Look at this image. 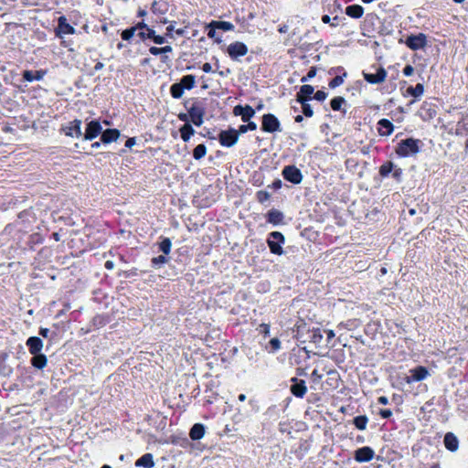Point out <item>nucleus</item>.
<instances>
[{
  "label": "nucleus",
  "mask_w": 468,
  "mask_h": 468,
  "mask_svg": "<svg viewBox=\"0 0 468 468\" xmlns=\"http://www.w3.org/2000/svg\"><path fill=\"white\" fill-rule=\"evenodd\" d=\"M208 27H217L218 29L224 30V31H229L234 28L233 24L227 21H212Z\"/></svg>",
  "instance_id": "a878e982"
},
{
  "label": "nucleus",
  "mask_w": 468,
  "mask_h": 468,
  "mask_svg": "<svg viewBox=\"0 0 468 468\" xmlns=\"http://www.w3.org/2000/svg\"><path fill=\"white\" fill-rule=\"evenodd\" d=\"M393 164L391 162L386 163L381 165L379 173L382 176H387L392 171Z\"/></svg>",
  "instance_id": "58836bf2"
},
{
  "label": "nucleus",
  "mask_w": 468,
  "mask_h": 468,
  "mask_svg": "<svg viewBox=\"0 0 468 468\" xmlns=\"http://www.w3.org/2000/svg\"><path fill=\"white\" fill-rule=\"evenodd\" d=\"M149 31V38H152L155 44L161 45L165 42V38L161 36L155 35V32L153 29H148Z\"/></svg>",
  "instance_id": "ea45409f"
},
{
  "label": "nucleus",
  "mask_w": 468,
  "mask_h": 468,
  "mask_svg": "<svg viewBox=\"0 0 468 468\" xmlns=\"http://www.w3.org/2000/svg\"><path fill=\"white\" fill-rule=\"evenodd\" d=\"M270 345L271 346L273 350H278L281 347V343L278 338H272L270 341Z\"/></svg>",
  "instance_id": "49530a36"
},
{
  "label": "nucleus",
  "mask_w": 468,
  "mask_h": 468,
  "mask_svg": "<svg viewBox=\"0 0 468 468\" xmlns=\"http://www.w3.org/2000/svg\"><path fill=\"white\" fill-rule=\"evenodd\" d=\"M101 125L98 121H91L87 124L84 139L91 141L101 133Z\"/></svg>",
  "instance_id": "9d476101"
},
{
  "label": "nucleus",
  "mask_w": 468,
  "mask_h": 468,
  "mask_svg": "<svg viewBox=\"0 0 468 468\" xmlns=\"http://www.w3.org/2000/svg\"><path fill=\"white\" fill-rule=\"evenodd\" d=\"M419 141L413 138H409L401 141L396 150V153L400 156H408L419 152Z\"/></svg>",
  "instance_id": "f257e3e1"
},
{
  "label": "nucleus",
  "mask_w": 468,
  "mask_h": 468,
  "mask_svg": "<svg viewBox=\"0 0 468 468\" xmlns=\"http://www.w3.org/2000/svg\"><path fill=\"white\" fill-rule=\"evenodd\" d=\"M444 445L449 451L454 452L458 449V439L453 433L448 432L444 436Z\"/></svg>",
  "instance_id": "f3484780"
},
{
  "label": "nucleus",
  "mask_w": 468,
  "mask_h": 468,
  "mask_svg": "<svg viewBox=\"0 0 468 468\" xmlns=\"http://www.w3.org/2000/svg\"><path fill=\"white\" fill-rule=\"evenodd\" d=\"M327 97V94L323 90H318L314 94V99L317 101H324Z\"/></svg>",
  "instance_id": "a18cd8bd"
},
{
  "label": "nucleus",
  "mask_w": 468,
  "mask_h": 468,
  "mask_svg": "<svg viewBox=\"0 0 468 468\" xmlns=\"http://www.w3.org/2000/svg\"><path fill=\"white\" fill-rule=\"evenodd\" d=\"M149 51L151 54H153L154 56L162 54L161 48L152 47V48H150Z\"/></svg>",
  "instance_id": "8fccbe9b"
},
{
  "label": "nucleus",
  "mask_w": 468,
  "mask_h": 468,
  "mask_svg": "<svg viewBox=\"0 0 468 468\" xmlns=\"http://www.w3.org/2000/svg\"><path fill=\"white\" fill-rule=\"evenodd\" d=\"M63 130L67 136L79 138L82 135L81 121L74 120L70 122L67 126H65Z\"/></svg>",
  "instance_id": "f8f14e48"
},
{
  "label": "nucleus",
  "mask_w": 468,
  "mask_h": 468,
  "mask_svg": "<svg viewBox=\"0 0 468 468\" xmlns=\"http://www.w3.org/2000/svg\"><path fill=\"white\" fill-rule=\"evenodd\" d=\"M313 92L314 88L311 85H303L300 89V91L297 93V101L299 102L306 101V98L309 97Z\"/></svg>",
  "instance_id": "b1692460"
},
{
  "label": "nucleus",
  "mask_w": 468,
  "mask_h": 468,
  "mask_svg": "<svg viewBox=\"0 0 468 468\" xmlns=\"http://www.w3.org/2000/svg\"><path fill=\"white\" fill-rule=\"evenodd\" d=\"M120 136V132L117 129H108L101 134V141L105 144L115 142Z\"/></svg>",
  "instance_id": "a211bd4d"
},
{
  "label": "nucleus",
  "mask_w": 468,
  "mask_h": 468,
  "mask_svg": "<svg viewBox=\"0 0 468 468\" xmlns=\"http://www.w3.org/2000/svg\"><path fill=\"white\" fill-rule=\"evenodd\" d=\"M282 174L286 180L294 184L300 183L303 178L300 170L294 166H286Z\"/></svg>",
  "instance_id": "ddd939ff"
},
{
  "label": "nucleus",
  "mask_w": 468,
  "mask_h": 468,
  "mask_svg": "<svg viewBox=\"0 0 468 468\" xmlns=\"http://www.w3.org/2000/svg\"><path fill=\"white\" fill-rule=\"evenodd\" d=\"M104 67L103 63L102 62H98L95 67H94V69L95 70H101L102 68Z\"/></svg>",
  "instance_id": "e2e57ef3"
},
{
  "label": "nucleus",
  "mask_w": 468,
  "mask_h": 468,
  "mask_svg": "<svg viewBox=\"0 0 468 468\" xmlns=\"http://www.w3.org/2000/svg\"><path fill=\"white\" fill-rule=\"evenodd\" d=\"M227 52L231 58L236 59L245 56L248 53V48L244 43L236 41L229 45Z\"/></svg>",
  "instance_id": "423d86ee"
},
{
  "label": "nucleus",
  "mask_w": 468,
  "mask_h": 468,
  "mask_svg": "<svg viewBox=\"0 0 468 468\" xmlns=\"http://www.w3.org/2000/svg\"><path fill=\"white\" fill-rule=\"evenodd\" d=\"M261 129L266 133L282 131L280 121L271 113H267L262 116Z\"/></svg>",
  "instance_id": "7ed1b4c3"
},
{
  "label": "nucleus",
  "mask_w": 468,
  "mask_h": 468,
  "mask_svg": "<svg viewBox=\"0 0 468 468\" xmlns=\"http://www.w3.org/2000/svg\"><path fill=\"white\" fill-rule=\"evenodd\" d=\"M314 75H315V69H310V71L307 73V77L308 78H313V77H314Z\"/></svg>",
  "instance_id": "0e129e2a"
},
{
  "label": "nucleus",
  "mask_w": 468,
  "mask_h": 468,
  "mask_svg": "<svg viewBox=\"0 0 468 468\" xmlns=\"http://www.w3.org/2000/svg\"><path fill=\"white\" fill-rule=\"evenodd\" d=\"M303 106V112L307 117H312L314 114V112L310 106V104L306 103V101H303V102H300Z\"/></svg>",
  "instance_id": "a19ab883"
},
{
  "label": "nucleus",
  "mask_w": 468,
  "mask_h": 468,
  "mask_svg": "<svg viewBox=\"0 0 468 468\" xmlns=\"http://www.w3.org/2000/svg\"><path fill=\"white\" fill-rule=\"evenodd\" d=\"M149 28H146V33L145 32H140L139 35L142 38H145V37H148L149 38V31H148Z\"/></svg>",
  "instance_id": "680f3d73"
},
{
  "label": "nucleus",
  "mask_w": 468,
  "mask_h": 468,
  "mask_svg": "<svg viewBox=\"0 0 468 468\" xmlns=\"http://www.w3.org/2000/svg\"><path fill=\"white\" fill-rule=\"evenodd\" d=\"M283 215L282 212L272 209L268 212V221L274 225L279 224L282 220Z\"/></svg>",
  "instance_id": "cd10ccee"
},
{
  "label": "nucleus",
  "mask_w": 468,
  "mask_h": 468,
  "mask_svg": "<svg viewBox=\"0 0 468 468\" xmlns=\"http://www.w3.org/2000/svg\"><path fill=\"white\" fill-rule=\"evenodd\" d=\"M374 457V451L367 446L359 448L355 452V459L356 462L364 463L372 460Z\"/></svg>",
  "instance_id": "4468645a"
},
{
  "label": "nucleus",
  "mask_w": 468,
  "mask_h": 468,
  "mask_svg": "<svg viewBox=\"0 0 468 468\" xmlns=\"http://www.w3.org/2000/svg\"><path fill=\"white\" fill-rule=\"evenodd\" d=\"M292 381L293 384L291 386V392L298 398H303L307 392V388L303 380H298L296 378H292Z\"/></svg>",
  "instance_id": "2eb2a0df"
},
{
  "label": "nucleus",
  "mask_w": 468,
  "mask_h": 468,
  "mask_svg": "<svg viewBox=\"0 0 468 468\" xmlns=\"http://www.w3.org/2000/svg\"><path fill=\"white\" fill-rule=\"evenodd\" d=\"M207 147L205 144H198L193 151V156L195 159L199 160L206 155Z\"/></svg>",
  "instance_id": "473e14b6"
},
{
  "label": "nucleus",
  "mask_w": 468,
  "mask_h": 468,
  "mask_svg": "<svg viewBox=\"0 0 468 468\" xmlns=\"http://www.w3.org/2000/svg\"><path fill=\"white\" fill-rule=\"evenodd\" d=\"M138 467L152 468L154 465V457L151 453H145L135 462Z\"/></svg>",
  "instance_id": "6ab92c4d"
},
{
  "label": "nucleus",
  "mask_w": 468,
  "mask_h": 468,
  "mask_svg": "<svg viewBox=\"0 0 468 468\" xmlns=\"http://www.w3.org/2000/svg\"><path fill=\"white\" fill-rule=\"evenodd\" d=\"M171 247L172 243L168 238L164 239L159 244V249L165 255H167L170 252Z\"/></svg>",
  "instance_id": "f704fd0d"
},
{
  "label": "nucleus",
  "mask_w": 468,
  "mask_h": 468,
  "mask_svg": "<svg viewBox=\"0 0 468 468\" xmlns=\"http://www.w3.org/2000/svg\"><path fill=\"white\" fill-rule=\"evenodd\" d=\"M345 100L343 97H335L331 101V107L334 111L340 110L342 104L344 103Z\"/></svg>",
  "instance_id": "4c0bfd02"
},
{
  "label": "nucleus",
  "mask_w": 468,
  "mask_h": 468,
  "mask_svg": "<svg viewBox=\"0 0 468 468\" xmlns=\"http://www.w3.org/2000/svg\"><path fill=\"white\" fill-rule=\"evenodd\" d=\"M379 414L383 417V418H388L391 416V410H381L379 411Z\"/></svg>",
  "instance_id": "3c124183"
},
{
  "label": "nucleus",
  "mask_w": 468,
  "mask_h": 468,
  "mask_svg": "<svg viewBox=\"0 0 468 468\" xmlns=\"http://www.w3.org/2000/svg\"><path fill=\"white\" fill-rule=\"evenodd\" d=\"M322 338H323V335H322L320 330L319 329L314 330L313 333V341L314 343H318L322 340Z\"/></svg>",
  "instance_id": "c03bdc74"
},
{
  "label": "nucleus",
  "mask_w": 468,
  "mask_h": 468,
  "mask_svg": "<svg viewBox=\"0 0 468 468\" xmlns=\"http://www.w3.org/2000/svg\"><path fill=\"white\" fill-rule=\"evenodd\" d=\"M194 133H195V130L192 128V126L189 123H185L180 128L181 138L185 142H187L190 139L191 135H193Z\"/></svg>",
  "instance_id": "bb28decb"
},
{
  "label": "nucleus",
  "mask_w": 468,
  "mask_h": 468,
  "mask_svg": "<svg viewBox=\"0 0 468 468\" xmlns=\"http://www.w3.org/2000/svg\"><path fill=\"white\" fill-rule=\"evenodd\" d=\"M406 45L412 50L423 48L427 45V37L423 33L410 35L405 41Z\"/></svg>",
  "instance_id": "39448f33"
},
{
  "label": "nucleus",
  "mask_w": 468,
  "mask_h": 468,
  "mask_svg": "<svg viewBox=\"0 0 468 468\" xmlns=\"http://www.w3.org/2000/svg\"><path fill=\"white\" fill-rule=\"evenodd\" d=\"M179 83L183 86V88L190 90L195 86L196 80L193 75H186L181 79Z\"/></svg>",
  "instance_id": "7c9ffc66"
},
{
  "label": "nucleus",
  "mask_w": 468,
  "mask_h": 468,
  "mask_svg": "<svg viewBox=\"0 0 468 468\" xmlns=\"http://www.w3.org/2000/svg\"><path fill=\"white\" fill-rule=\"evenodd\" d=\"M346 14L354 18H359L364 14V8L359 5H352L346 8Z\"/></svg>",
  "instance_id": "412c9836"
},
{
  "label": "nucleus",
  "mask_w": 468,
  "mask_h": 468,
  "mask_svg": "<svg viewBox=\"0 0 468 468\" xmlns=\"http://www.w3.org/2000/svg\"><path fill=\"white\" fill-rule=\"evenodd\" d=\"M233 113L236 116H240L244 122H248L251 117L254 116L255 111L250 106L237 105L233 109Z\"/></svg>",
  "instance_id": "9b49d317"
},
{
  "label": "nucleus",
  "mask_w": 468,
  "mask_h": 468,
  "mask_svg": "<svg viewBox=\"0 0 468 468\" xmlns=\"http://www.w3.org/2000/svg\"><path fill=\"white\" fill-rule=\"evenodd\" d=\"M105 267H106L107 269H109V270H112V269H113L114 264H113V262H112V261H106V263H105Z\"/></svg>",
  "instance_id": "052dcab7"
},
{
  "label": "nucleus",
  "mask_w": 468,
  "mask_h": 468,
  "mask_svg": "<svg viewBox=\"0 0 468 468\" xmlns=\"http://www.w3.org/2000/svg\"><path fill=\"white\" fill-rule=\"evenodd\" d=\"M344 82L343 77L336 76L329 83L330 88H335L340 86Z\"/></svg>",
  "instance_id": "79ce46f5"
},
{
  "label": "nucleus",
  "mask_w": 468,
  "mask_h": 468,
  "mask_svg": "<svg viewBox=\"0 0 468 468\" xmlns=\"http://www.w3.org/2000/svg\"><path fill=\"white\" fill-rule=\"evenodd\" d=\"M45 72L42 70L31 71L25 70L23 72V78L27 81L40 80L44 77Z\"/></svg>",
  "instance_id": "4be33fe9"
},
{
  "label": "nucleus",
  "mask_w": 468,
  "mask_h": 468,
  "mask_svg": "<svg viewBox=\"0 0 468 468\" xmlns=\"http://www.w3.org/2000/svg\"><path fill=\"white\" fill-rule=\"evenodd\" d=\"M135 144V139L134 138H129L126 143H125V146L128 147V148H131L132 146H133Z\"/></svg>",
  "instance_id": "864d4df0"
},
{
  "label": "nucleus",
  "mask_w": 468,
  "mask_h": 468,
  "mask_svg": "<svg viewBox=\"0 0 468 468\" xmlns=\"http://www.w3.org/2000/svg\"><path fill=\"white\" fill-rule=\"evenodd\" d=\"M48 333H49V330L48 328H41L40 331H39V334L43 337H46V338L48 336Z\"/></svg>",
  "instance_id": "5fc2aeb1"
},
{
  "label": "nucleus",
  "mask_w": 468,
  "mask_h": 468,
  "mask_svg": "<svg viewBox=\"0 0 468 468\" xmlns=\"http://www.w3.org/2000/svg\"><path fill=\"white\" fill-rule=\"evenodd\" d=\"M205 434V429L202 424L197 423L195 424L189 432V436L192 440H199L201 439Z\"/></svg>",
  "instance_id": "5701e85b"
},
{
  "label": "nucleus",
  "mask_w": 468,
  "mask_h": 468,
  "mask_svg": "<svg viewBox=\"0 0 468 468\" xmlns=\"http://www.w3.org/2000/svg\"><path fill=\"white\" fill-rule=\"evenodd\" d=\"M178 117H179V119H180L181 121H186V120H187V115H186V114H185V113H181V114H179V116H178Z\"/></svg>",
  "instance_id": "774afa93"
},
{
  "label": "nucleus",
  "mask_w": 468,
  "mask_h": 468,
  "mask_svg": "<svg viewBox=\"0 0 468 468\" xmlns=\"http://www.w3.org/2000/svg\"><path fill=\"white\" fill-rule=\"evenodd\" d=\"M367 423L366 416H357L354 419V424L358 430H365Z\"/></svg>",
  "instance_id": "c9c22d12"
},
{
  "label": "nucleus",
  "mask_w": 468,
  "mask_h": 468,
  "mask_svg": "<svg viewBox=\"0 0 468 468\" xmlns=\"http://www.w3.org/2000/svg\"><path fill=\"white\" fill-rule=\"evenodd\" d=\"M58 27L64 34H74L75 28L66 22V18L61 16L58 19Z\"/></svg>",
  "instance_id": "c85d7f7f"
},
{
  "label": "nucleus",
  "mask_w": 468,
  "mask_h": 468,
  "mask_svg": "<svg viewBox=\"0 0 468 468\" xmlns=\"http://www.w3.org/2000/svg\"><path fill=\"white\" fill-rule=\"evenodd\" d=\"M161 50H162V53H168V52L172 51V47L165 46V47L161 48Z\"/></svg>",
  "instance_id": "bf43d9fd"
},
{
  "label": "nucleus",
  "mask_w": 468,
  "mask_h": 468,
  "mask_svg": "<svg viewBox=\"0 0 468 468\" xmlns=\"http://www.w3.org/2000/svg\"><path fill=\"white\" fill-rule=\"evenodd\" d=\"M260 330L261 333H263L265 335L270 334V326L267 324H261L260 325Z\"/></svg>",
  "instance_id": "09e8293b"
},
{
  "label": "nucleus",
  "mask_w": 468,
  "mask_h": 468,
  "mask_svg": "<svg viewBox=\"0 0 468 468\" xmlns=\"http://www.w3.org/2000/svg\"><path fill=\"white\" fill-rule=\"evenodd\" d=\"M410 377H407L405 378L407 383H411L412 381H421L425 379L429 375V371L425 367L419 366L410 370Z\"/></svg>",
  "instance_id": "6e6552de"
},
{
  "label": "nucleus",
  "mask_w": 468,
  "mask_h": 468,
  "mask_svg": "<svg viewBox=\"0 0 468 468\" xmlns=\"http://www.w3.org/2000/svg\"><path fill=\"white\" fill-rule=\"evenodd\" d=\"M363 77L371 84H379L386 80L387 71L384 68L378 67L376 73H367L363 71Z\"/></svg>",
  "instance_id": "0eeeda50"
},
{
  "label": "nucleus",
  "mask_w": 468,
  "mask_h": 468,
  "mask_svg": "<svg viewBox=\"0 0 468 468\" xmlns=\"http://www.w3.org/2000/svg\"><path fill=\"white\" fill-rule=\"evenodd\" d=\"M283 243L284 237L281 232L273 231L270 234L268 239V245L272 253L282 255L283 253L282 244Z\"/></svg>",
  "instance_id": "f03ea898"
},
{
  "label": "nucleus",
  "mask_w": 468,
  "mask_h": 468,
  "mask_svg": "<svg viewBox=\"0 0 468 468\" xmlns=\"http://www.w3.org/2000/svg\"><path fill=\"white\" fill-rule=\"evenodd\" d=\"M287 30H288V27L285 25L279 28L280 33H285V32H287Z\"/></svg>",
  "instance_id": "338daca9"
},
{
  "label": "nucleus",
  "mask_w": 468,
  "mask_h": 468,
  "mask_svg": "<svg viewBox=\"0 0 468 468\" xmlns=\"http://www.w3.org/2000/svg\"><path fill=\"white\" fill-rule=\"evenodd\" d=\"M378 125H379L378 131L381 135L388 136V135L391 134V133L393 132L394 126L391 123V122H389L387 119H381L378 122Z\"/></svg>",
  "instance_id": "aec40b11"
},
{
  "label": "nucleus",
  "mask_w": 468,
  "mask_h": 468,
  "mask_svg": "<svg viewBox=\"0 0 468 468\" xmlns=\"http://www.w3.org/2000/svg\"><path fill=\"white\" fill-rule=\"evenodd\" d=\"M413 72H414V69H413V67H412V66H410V65H407V66L404 68V69H403V73H404V75H405V76H410V75H412V74H413Z\"/></svg>",
  "instance_id": "de8ad7c7"
},
{
  "label": "nucleus",
  "mask_w": 468,
  "mask_h": 468,
  "mask_svg": "<svg viewBox=\"0 0 468 468\" xmlns=\"http://www.w3.org/2000/svg\"><path fill=\"white\" fill-rule=\"evenodd\" d=\"M190 121L197 126H201L203 123V117L205 110L197 104H194L188 111Z\"/></svg>",
  "instance_id": "1a4fd4ad"
},
{
  "label": "nucleus",
  "mask_w": 468,
  "mask_h": 468,
  "mask_svg": "<svg viewBox=\"0 0 468 468\" xmlns=\"http://www.w3.org/2000/svg\"><path fill=\"white\" fill-rule=\"evenodd\" d=\"M257 129V124L253 122H248V124H243V125H240L239 130H238V133L239 134H241V133H245L246 132H248L249 130L250 131H254Z\"/></svg>",
  "instance_id": "e433bc0d"
},
{
  "label": "nucleus",
  "mask_w": 468,
  "mask_h": 468,
  "mask_svg": "<svg viewBox=\"0 0 468 468\" xmlns=\"http://www.w3.org/2000/svg\"><path fill=\"white\" fill-rule=\"evenodd\" d=\"M31 364L33 367L42 369L47 366V357L43 354H37L31 359Z\"/></svg>",
  "instance_id": "393cba45"
},
{
  "label": "nucleus",
  "mask_w": 468,
  "mask_h": 468,
  "mask_svg": "<svg viewBox=\"0 0 468 468\" xmlns=\"http://www.w3.org/2000/svg\"><path fill=\"white\" fill-rule=\"evenodd\" d=\"M216 28H217V27H210V29H209V31H208V33H207L208 37H211V38H212V37H215V35H216V31H215V29H216Z\"/></svg>",
  "instance_id": "4d7b16f0"
},
{
  "label": "nucleus",
  "mask_w": 468,
  "mask_h": 468,
  "mask_svg": "<svg viewBox=\"0 0 468 468\" xmlns=\"http://www.w3.org/2000/svg\"><path fill=\"white\" fill-rule=\"evenodd\" d=\"M325 332H326V334H327L328 340H330V339L334 338V337H335V332H334L333 330H330V329H329V330H326Z\"/></svg>",
  "instance_id": "13d9d810"
},
{
  "label": "nucleus",
  "mask_w": 468,
  "mask_h": 468,
  "mask_svg": "<svg viewBox=\"0 0 468 468\" xmlns=\"http://www.w3.org/2000/svg\"><path fill=\"white\" fill-rule=\"evenodd\" d=\"M202 69H203L204 72L208 73V72L212 71V67H211V65L209 63H205L202 66Z\"/></svg>",
  "instance_id": "603ef678"
},
{
  "label": "nucleus",
  "mask_w": 468,
  "mask_h": 468,
  "mask_svg": "<svg viewBox=\"0 0 468 468\" xmlns=\"http://www.w3.org/2000/svg\"><path fill=\"white\" fill-rule=\"evenodd\" d=\"M407 91H408V93H410V95H412L414 97H420V95H422V93L424 91V88H423L422 84L419 83L415 87H409Z\"/></svg>",
  "instance_id": "72a5a7b5"
},
{
  "label": "nucleus",
  "mask_w": 468,
  "mask_h": 468,
  "mask_svg": "<svg viewBox=\"0 0 468 468\" xmlns=\"http://www.w3.org/2000/svg\"><path fill=\"white\" fill-rule=\"evenodd\" d=\"M322 21H323L324 23H329V22H330V16H327V15L323 16V17H322Z\"/></svg>",
  "instance_id": "69168bd1"
},
{
  "label": "nucleus",
  "mask_w": 468,
  "mask_h": 468,
  "mask_svg": "<svg viewBox=\"0 0 468 468\" xmlns=\"http://www.w3.org/2000/svg\"><path fill=\"white\" fill-rule=\"evenodd\" d=\"M143 27H146V26L144 24V23H139L136 27H131L129 29H125L122 31V39L124 40H130L133 35H134V32L136 31L137 28H143Z\"/></svg>",
  "instance_id": "c756f323"
},
{
  "label": "nucleus",
  "mask_w": 468,
  "mask_h": 468,
  "mask_svg": "<svg viewBox=\"0 0 468 468\" xmlns=\"http://www.w3.org/2000/svg\"><path fill=\"white\" fill-rule=\"evenodd\" d=\"M168 261V259L165 257V255H160L158 257H155L152 260L153 264L158 265V264H165Z\"/></svg>",
  "instance_id": "37998d69"
},
{
  "label": "nucleus",
  "mask_w": 468,
  "mask_h": 468,
  "mask_svg": "<svg viewBox=\"0 0 468 468\" xmlns=\"http://www.w3.org/2000/svg\"><path fill=\"white\" fill-rule=\"evenodd\" d=\"M239 136V134L237 130L229 129L220 132L218 134V140L221 145L231 147L238 142Z\"/></svg>",
  "instance_id": "20e7f679"
},
{
  "label": "nucleus",
  "mask_w": 468,
  "mask_h": 468,
  "mask_svg": "<svg viewBox=\"0 0 468 468\" xmlns=\"http://www.w3.org/2000/svg\"><path fill=\"white\" fill-rule=\"evenodd\" d=\"M27 346L32 355H37L42 350L43 342L38 337L31 336L27 340Z\"/></svg>",
  "instance_id": "dca6fc26"
},
{
  "label": "nucleus",
  "mask_w": 468,
  "mask_h": 468,
  "mask_svg": "<svg viewBox=\"0 0 468 468\" xmlns=\"http://www.w3.org/2000/svg\"><path fill=\"white\" fill-rule=\"evenodd\" d=\"M388 400L387 397L381 396V397L378 398V402L380 404L386 405V404H388Z\"/></svg>",
  "instance_id": "6e6d98bb"
},
{
  "label": "nucleus",
  "mask_w": 468,
  "mask_h": 468,
  "mask_svg": "<svg viewBox=\"0 0 468 468\" xmlns=\"http://www.w3.org/2000/svg\"><path fill=\"white\" fill-rule=\"evenodd\" d=\"M170 91L174 98L179 99L183 96L184 88L180 83H175L171 86Z\"/></svg>",
  "instance_id": "2f4dec72"
}]
</instances>
